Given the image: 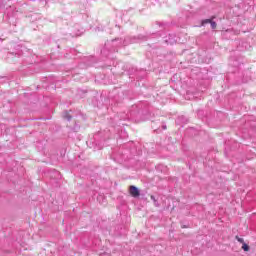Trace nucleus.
Wrapping results in <instances>:
<instances>
[{"label": "nucleus", "mask_w": 256, "mask_h": 256, "mask_svg": "<svg viewBox=\"0 0 256 256\" xmlns=\"http://www.w3.org/2000/svg\"><path fill=\"white\" fill-rule=\"evenodd\" d=\"M210 25H211L212 29H217V22L211 20Z\"/></svg>", "instance_id": "nucleus-6"}, {"label": "nucleus", "mask_w": 256, "mask_h": 256, "mask_svg": "<svg viewBox=\"0 0 256 256\" xmlns=\"http://www.w3.org/2000/svg\"><path fill=\"white\" fill-rule=\"evenodd\" d=\"M235 239L238 243H242V245L245 243V240L243 238H240L239 236H236Z\"/></svg>", "instance_id": "nucleus-3"}, {"label": "nucleus", "mask_w": 256, "mask_h": 256, "mask_svg": "<svg viewBox=\"0 0 256 256\" xmlns=\"http://www.w3.org/2000/svg\"><path fill=\"white\" fill-rule=\"evenodd\" d=\"M64 119H67V121H71V116L68 114V112L64 113Z\"/></svg>", "instance_id": "nucleus-7"}, {"label": "nucleus", "mask_w": 256, "mask_h": 256, "mask_svg": "<svg viewBox=\"0 0 256 256\" xmlns=\"http://www.w3.org/2000/svg\"><path fill=\"white\" fill-rule=\"evenodd\" d=\"M163 129H167V126H163Z\"/></svg>", "instance_id": "nucleus-9"}, {"label": "nucleus", "mask_w": 256, "mask_h": 256, "mask_svg": "<svg viewBox=\"0 0 256 256\" xmlns=\"http://www.w3.org/2000/svg\"><path fill=\"white\" fill-rule=\"evenodd\" d=\"M242 249L243 251H249L250 247L244 242V244H242Z\"/></svg>", "instance_id": "nucleus-4"}, {"label": "nucleus", "mask_w": 256, "mask_h": 256, "mask_svg": "<svg viewBox=\"0 0 256 256\" xmlns=\"http://www.w3.org/2000/svg\"><path fill=\"white\" fill-rule=\"evenodd\" d=\"M129 194L131 195V197H134V199H137L138 197L141 196V191H139V188H137L136 186H129Z\"/></svg>", "instance_id": "nucleus-1"}, {"label": "nucleus", "mask_w": 256, "mask_h": 256, "mask_svg": "<svg viewBox=\"0 0 256 256\" xmlns=\"http://www.w3.org/2000/svg\"><path fill=\"white\" fill-rule=\"evenodd\" d=\"M112 41H121V39H119V38H115L114 40H112Z\"/></svg>", "instance_id": "nucleus-8"}, {"label": "nucleus", "mask_w": 256, "mask_h": 256, "mask_svg": "<svg viewBox=\"0 0 256 256\" xmlns=\"http://www.w3.org/2000/svg\"><path fill=\"white\" fill-rule=\"evenodd\" d=\"M150 199L154 202L155 207H159V202H157V199L153 195L150 196Z\"/></svg>", "instance_id": "nucleus-2"}, {"label": "nucleus", "mask_w": 256, "mask_h": 256, "mask_svg": "<svg viewBox=\"0 0 256 256\" xmlns=\"http://www.w3.org/2000/svg\"><path fill=\"white\" fill-rule=\"evenodd\" d=\"M211 19H205V20H202V22H201V25L203 26V25H207L208 23H211Z\"/></svg>", "instance_id": "nucleus-5"}]
</instances>
